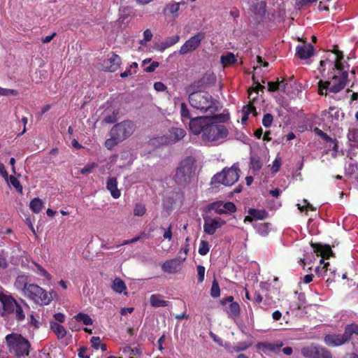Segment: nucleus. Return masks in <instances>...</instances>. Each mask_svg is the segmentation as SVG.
<instances>
[{"label": "nucleus", "mask_w": 358, "mask_h": 358, "mask_svg": "<svg viewBox=\"0 0 358 358\" xmlns=\"http://www.w3.org/2000/svg\"><path fill=\"white\" fill-rule=\"evenodd\" d=\"M220 294V289L218 285V282L216 280H214L212 284L211 289H210V295L213 298H217Z\"/></svg>", "instance_id": "nucleus-44"}, {"label": "nucleus", "mask_w": 358, "mask_h": 358, "mask_svg": "<svg viewBox=\"0 0 358 358\" xmlns=\"http://www.w3.org/2000/svg\"><path fill=\"white\" fill-rule=\"evenodd\" d=\"M152 38V34L150 29H146L143 32V40L141 41V43L143 44V41H150Z\"/></svg>", "instance_id": "nucleus-55"}, {"label": "nucleus", "mask_w": 358, "mask_h": 358, "mask_svg": "<svg viewBox=\"0 0 358 358\" xmlns=\"http://www.w3.org/2000/svg\"><path fill=\"white\" fill-rule=\"evenodd\" d=\"M210 209L217 214H228L234 213L236 207L232 202L218 201L211 204Z\"/></svg>", "instance_id": "nucleus-12"}, {"label": "nucleus", "mask_w": 358, "mask_h": 358, "mask_svg": "<svg viewBox=\"0 0 358 358\" xmlns=\"http://www.w3.org/2000/svg\"><path fill=\"white\" fill-rule=\"evenodd\" d=\"M122 352L129 357V358H134L133 355L140 354V351L138 348H131L129 346H127L123 348Z\"/></svg>", "instance_id": "nucleus-42"}, {"label": "nucleus", "mask_w": 358, "mask_h": 358, "mask_svg": "<svg viewBox=\"0 0 358 358\" xmlns=\"http://www.w3.org/2000/svg\"><path fill=\"white\" fill-rule=\"evenodd\" d=\"M0 175L8 182V174L6 171L5 166L0 162Z\"/></svg>", "instance_id": "nucleus-59"}, {"label": "nucleus", "mask_w": 358, "mask_h": 358, "mask_svg": "<svg viewBox=\"0 0 358 358\" xmlns=\"http://www.w3.org/2000/svg\"><path fill=\"white\" fill-rule=\"evenodd\" d=\"M255 228L259 235L266 236L271 230V224L269 223H260L257 224Z\"/></svg>", "instance_id": "nucleus-32"}, {"label": "nucleus", "mask_w": 358, "mask_h": 358, "mask_svg": "<svg viewBox=\"0 0 358 358\" xmlns=\"http://www.w3.org/2000/svg\"><path fill=\"white\" fill-rule=\"evenodd\" d=\"M96 166V164L93 163L92 164L87 165L84 168L81 169L79 171V172H80V173L85 175V174L90 173L92 171V169H94Z\"/></svg>", "instance_id": "nucleus-54"}, {"label": "nucleus", "mask_w": 358, "mask_h": 358, "mask_svg": "<svg viewBox=\"0 0 358 358\" xmlns=\"http://www.w3.org/2000/svg\"><path fill=\"white\" fill-rule=\"evenodd\" d=\"M180 114L182 119V121L185 122V119H189L190 115L189 111L185 103H182L180 106Z\"/></svg>", "instance_id": "nucleus-47"}, {"label": "nucleus", "mask_w": 358, "mask_h": 358, "mask_svg": "<svg viewBox=\"0 0 358 358\" xmlns=\"http://www.w3.org/2000/svg\"><path fill=\"white\" fill-rule=\"evenodd\" d=\"M185 259V258H175L166 261L163 264L162 269L165 273H175L180 269L182 262Z\"/></svg>", "instance_id": "nucleus-15"}, {"label": "nucleus", "mask_w": 358, "mask_h": 358, "mask_svg": "<svg viewBox=\"0 0 358 358\" xmlns=\"http://www.w3.org/2000/svg\"><path fill=\"white\" fill-rule=\"evenodd\" d=\"M53 291L48 292L45 289L35 284H30L27 289L24 296L41 306L49 305L52 301Z\"/></svg>", "instance_id": "nucleus-5"}, {"label": "nucleus", "mask_w": 358, "mask_h": 358, "mask_svg": "<svg viewBox=\"0 0 358 358\" xmlns=\"http://www.w3.org/2000/svg\"><path fill=\"white\" fill-rule=\"evenodd\" d=\"M240 169L237 164H234L230 168H224L215 174L212 178V183H219L225 186H231L236 182L240 177Z\"/></svg>", "instance_id": "nucleus-6"}, {"label": "nucleus", "mask_w": 358, "mask_h": 358, "mask_svg": "<svg viewBox=\"0 0 358 358\" xmlns=\"http://www.w3.org/2000/svg\"><path fill=\"white\" fill-rule=\"evenodd\" d=\"M233 296H228L224 301H223L222 304L227 306V304L229 303V306H226V311L229 317H236L239 315L240 307L238 303L233 302Z\"/></svg>", "instance_id": "nucleus-19"}, {"label": "nucleus", "mask_w": 358, "mask_h": 358, "mask_svg": "<svg viewBox=\"0 0 358 358\" xmlns=\"http://www.w3.org/2000/svg\"><path fill=\"white\" fill-rule=\"evenodd\" d=\"M17 92L15 90L12 89H6V88H2L0 87V95L1 96H16L17 95Z\"/></svg>", "instance_id": "nucleus-50"}, {"label": "nucleus", "mask_w": 358, "mask_h": 358, "mask_svg": "<svg viewBox=\"0 0 358 358\" xmlns=\"http://www.w3.org/2000/svg\"><path fill=\"white\" fill-rule=\"evenodd\" d=\"M273 122V116L270 113H266L262 119V124L265 127H269Z\"/></svg>", "instance_id": "nucleus-49"}, {"label": "nucleus", "mask_w": 358, "mask_h": 358, "mask_svg": "<svg viewBox=\"0 0 358 358\" xmlns=\"http://www.w3.org/2000/svg\"><path fill=\"white\" fill-rule=\"evenodd\" d=\"M112 289L117 293L121 294L126 291L127 286L124 282L119 278H116L111 285Z\"/></svg>", "instance_id": "nucleus-28"}, {"label": "nucleus", "mask_w": 358, "mask_h": 358, "mask_svg": "<svg viewBox=\"0 0 358 358\" xmlns=\"http://www.w3.org/2000/svg\"><path fill=\"white\" fill-rule=\"evenodd\" d=\"M154 88L158 92H163L166 90V86L162 82H156L154 84Z\"/></svg>", "instance_id": "nucleus-60"}, {"label": "nucleus", "mask_w": 358, "mask_h": 358, "mask_svg": "<svg viewBox=\"0 0 358 358\" xmlns=\"http://www.w3.org/2000/svg\"><path fill=\"white\" fill-rule=\"evenodd\" d=\"M280 161L279 159H275L273 161V165H272V167H271L272 171L274 172V173H276L280 169Z\"/></svg>", "instance_id": "nucleus-61"}, {"label": "nucleus", "mask_w": 358, "mask_h": 358, "mask_svg": "<svg viewBox=\"0 0 358 358\" xmlns=\"http://www.w3.org/2000/svg\"><path fill=\"white\" fill-rule=\"evenodd\" d=\"M252 345V343L249 342H240L236 345L233 346L229 351L231 352H238L247 350Z\"/></svg>", "instance_id": "nucleus-37"}, {"label": "nucleus", "mask_w": 358, "mask_h": 358, "mask_svg": "<svg viewBox=\"0 0 358 358\" xmlns=\"http://www.w3.org/2000/svg\"><path fill=\"white\" fill-rule=\"evenodd\" d=\"M320 264H324V266L322 268L317 267L315 269V271L318 275H323V273H324L327 271V267L329 265V263L327 262L325 264L324 259H320Z\"/></svg>", "instance_id": "nucleus-51"}, {"label": "nucleus", "mask_w": 358, "mask_h": 358, "mask_svg": "<svg viewBox=\"0 0 358 358\" xmlns=\"http://www.w3.org/2000/svg\"><path fill=\"white\" fill-rule=\"evenodd\" d=\"M29 276L25 274L19 275L15 280V287L21 291L23 295L26 293L29 284Z\"/></svg>", "instance_id": "nucleus-23"}, {"label": "nucleus", "mask_w": 358, "mask_h": 358, "mask_svg": "<svg viewBox=\"0 0 358 358\" xmlns=\"http://www.w3.org/2000/svg\"><path fill=\"white\" fill-rule=\"evenodd\" d=\"M0 301L6 312H13L17 303L10 296L0 292Z\"/></svg>", "instance_id": "nucleus-20"}, {"label": "nucleus", "mask_w": 358, "mask_h": 358, "mask_svg": "<svg viewBox=\"0 0 358 358\" xmlns=\"http://www.w3.org/2000/svg\"><path fill=\"white\" fill-rule=\"evenodd\" d=\"M279 88V86H278V83L274 82H268V90L270 92H275L278 90Z\"/></svg>", "instance_id": "nucleus-62"}, {"label": "nucleus", "mask_w": 358, "mask_h": 358, "mask_svg": "<svg viewBox=\"0 0 358 358\" xmlns=\"http://www.w3.org/2000/svg\"><path fill=\"white\" fill-rule=\"evenodd\" d=\"M159 65V63L158 62H152V64L145 68V72H148V73H150V72H153Z\"/></svg>", "instance_id": "nucleus-57"}, {"label": "nucleus", "mask_w": 358, "mask_h": 358, "mask_svg": "<svg viewBox=\"0 0 358 358\" xmlns=\"http://www.w3.org/2000/svg\"><path fill=\"white\" fill-rule=\"evenodd\" d=\"M296 50L297 56L301 59L310 58L314 52V48L310 43L299 45Z\"/></svg>", "instance_id": "nucleus-21"}, {"label": "nucleus", "mask_w": 358, "mask_h": 358, "mask_svg": "<svg viewBox=\"0 0 358 358\" xmlns=\"http://www.w3.org/2000/svg\"><path fill=\"white\" fill-rule=\"evenodd\" d=\"M185 135L186 131L184 129L181 128L173 127L169 129V136L166 137V139L163 141V143L167 144L175 143L183 138Z\"/></svg>", "instance_id": "nucleus-16"}, {"label": "nucleus", "mask_w": 358, "mask_h": 358, "mask_svg": "<svg viewBox=\"0 0 358 358\" xmlns=\"http://www.w3.org/2000/svg\"><path fill=\"white\" fill-rule=\"evenodd\" d=\"M180 40V36L178 35H176L169 38H167L165 41L166 42V45H169V47L177 43Z\"/></svg>", "instance_id": "nucleus-53"}, {"label": "nucleus", "mask_w": 358, "mask_h": 358, "mask_svg": "<svg viewBox=\"0 0 358 358\" xmlns=\"http://www.w3.org/2000/svg\"><path fill=\"white\" fill-rule=\"evenodd\" d=\"M210 247L208 242L205 241H201L199 248V255L204 256L209 252Z\"/></svg>", "instance_id": "nucleus-43"}, {"label": "nucleus", "mask_w": 358, "mask_h": 358, "mask_svg": "<svg viewBox=\"0 0 358 358\" xmlns=\"http://www.w3.org/2000/svg\"><path fill=\"white\" fill-rule=\"evenodd\" d=\"M145 213V206L141 203H137L134 209V215L135 216H143Z\"/></svg>", "instance_id": "nucleus-48"}, {"label": "nucleus", "mask_w": 358, "mask_h": 358, "mask_svg": "<svg viewBox=\"0 0 358 358\" xmlns=\"http://www.w3.org/2000/svg\"><path fill=\"white\" fill-rule=\"evenodd\" d=\"M205 38V34L202 32H199L194 36L189 38L185 43L180 47L179 54L185 55L188 53L192 52L196 50L201 45V41Z\"/></svg>", "instance_id": "nucleus-10"}, {"label": "nucleus", "mask_w": 358, "mask_h": 358, "mask_svg": "<svg viewBox=\"0 0 358 358\" xmlns=\"http://www.w3.org/2000/svg\"><path fill=\"white\" fill-rule=\"evenodd\" d=\"M348 73L347 71L342 72L340 75H334L327 81L320 80L318 82L319 94L327 95L329 93H338L346 85Z\"/></svg>", "instance_id": "nucleus-4"}, {"label": "nucleus", "mask_w": 358, "mask_h": 358, "mask_svg": "<svg viewBox=\"0 0 358 358\" xmlns=\"http://www.w3.org/2000/svg\"><path fill=\"white\" fill-rule=\"evenodd\" d=\"M117 113L115 111L108 112L103 115V122L107 124H112L117 121Z\"/></svg>", "instance_id": "nucleus-40"}, {"label": "nucleus", "mask_w": 358, "mask_h": 358, "mask_svg": "<svg viewBox=\"0 0 358 358\" xmlns=\"http://www.w3.org/2000/svg\"><path fill=\"white\" fill-rule=\"evenodd\" d=\"M110 138L107 139L105 142V146L108 150H110L122 141L116 138L117 136L115 134H111V131H110Z\"/></svg>", "instance_id": "nucleus-33"}, {"label": "nucleus", "mask_w": 358, "mask_h": 358, "mask_svg": "<svg viewBox=\"0 0 358 358\" xmlns=\"http://www.w3.org/2000/svg\"><path fill=\"white\" fill-rule=\"evenodd\" d=\"M54 317L57 321H58L59 322H63L65 320L64 315L61 313H57L55 314Z\"/></svg>", "instance_id": "nucleus-64"}, {"label": "nucleus", "mask_w": 358, "mask_h": 358, "mask_svg": "<svg viewBox=\"0 0 358 358\" xmlns=\"http://www.w3.org/2000/svg\"><path fill=\"white\" fill-rule=\"evenodd\" d=\"M136 129V126L133 122L129 120L122 121L114 125L110 131L111 134H115L116 138L124 141L133 134Z\"/></svg>", "instance_id": "nucleus-9"}, {"label": "nucleus", "mask_w": 358, "mask_h": 358, "mask_svg": "<svg viewBox=\"0 0 358 358\" xmlns=\"http://www.w3.org/2000/svg\"><path fill=\"white\" fill-rule=\"evenodd\" d=\"M121 64L120 57L115 54H113L111 57L103 61V69L109 72L115 71Z\"/></svg>", "instance_id": "nucleus-18"}, {"label": "nucleus", "mask_w": 358, "mask_h": 358, "mask_svg": "<svg viewBox=\"0 0 358 358\" xmlns=\"http://www.w3.org/2000/svg\"><path fill=\"white\" fill-rule=\"evenodd\" d=\"M205 267L201 266V265H199L197 266V273H198V276H199V278H198V281L199 282H202L204 280V276H205Z\"/></svg>", "instance_id": "nucleus-52"}, {"label": "nucleus", "mask_w": 358, "mask_h": 358, "mask_svg": "<svg viewBox=\"0 0 358 358\" xmlns=\"http://www.w3.org/2000/svg\"><path fill=\"white\" fill-rule=\"evenodd\" d=\"M43 207V203L41 199L35 198L32 199L29 204L30 209L35 213H39Z\"/></svg>", "instance_id": "nucleus-30"}, {"label": "nucleus", "mask_w": 358, "mask_h": 358, "mask_svg": "<svg viewBox=\"0 0 358 358\" xmlns=\"http://www.w3.org/2000/svg\"><path fill=\"white\" fill-rule=\"evenodd\" d=\"M348 339L345 336V333L343 334H327L324 338V343L329 347H338L345 344Z\"/></svg>", "instance_id": "nucleus-14"}, {"label": "nucleus", "mask_w": 358, "mask_h": 358, "mask_svg": "<svg viewBox=\"0 0 358 358\" xmlns=\"http://www.w3.org/2000/svg\"><path fill=\"white\" fill-rule=\"evenodd\" d=\"M283 343L281 341H277L276 343L260 342L256 345V348L264 353L268 352L278 353Z\"/></svg>", "instance_id": "nucleus-17"}, {"label": "nucleus", "mask_w": 358, "mask_h": 358, "mask_svg": "<svg viewBox=\"0 0 358 358\" xmlns=\"http://www.w3.org/2000/svg\"><path fill=\"white\" fill-rule=\"evenodd\" d=\"M190 105L202 113L213 115L221 108L220 102L205 91L192 92L189 96Z\"/></svg>", "instance_id": "nucleus-2"}, {"label": "nucleus", "mask_w": 358, "mask_h": 358, "mask_svg": "<svg viewBox=\"0 0 358 358\" xmlns=\"http://www.w3.org/2000/svg\"><path fill=\"white\" fill-rule=\"evenodd\" d=\"M263 89H264V86L257 82L256 87L252 90L249 91V98H251L254 93L257 94L259 90H262Z\"/></svg>", "instance_id": "nucleus-56"}, {"label": "nucleus", "mask_w": 358, "mask_h": 358, "mask_svg": "<svg viewBox=\"0 0 358 358\" xmlns=\"http://www.w3.org/2000/svg\"><path fill=\"white\" fill-rule=\"evenodd\" d=\"M4 343L9 353L16 357L27 356L29 355L30 343L21 334L11 333L5 337Z\"/></svg>", "instance_id": "nucleus-3"}, {"label": "nucleus", "mask_w": 358, "mask_h": 358, "mask_svg": "<svg viewBox=\"0 0 358 358\" xmlns=\"http://www.w3.org/2000/svg\"><path fill=\"white\" fill-rule=\"evenodd\" d=\"M28 309L29 306L27 303H24L22 306L17 303L14 310L16 318L20 321L24 320L25 315L24 312Z\"/></svg>", "instance_id": "nucleus-29"}, {"label": "nucleus", "mask_w": 358, "mask_h": 358, "mask_svg": "<svg viewBox=\"0 0 358 358\" xmlns=\"http://www.w3.org/2000/svg\"><path fill=\"white\" fill-rule=\"evenodd\" d=\"M312 246L317 255H320L323 258H329L332 255L331 249L329 245L312 244Z\"/></svg>", "instance_id": "nucleus-26"}, {"label": "nucleus", "mask_w": 358, "mask_h": 358, "mask_svg": "<svg viewBox=\"0 0 358 358\" xmlns=\"http://www.w3.org/2000/svg\"><path fill=\"white\" fill-rule=\"evenodd\" d=\"M301 353L306 358H332L329 350L315 343L302 348Z\"/></svg>", "instance_id": "nucleus-8"}, {"label": "nucleus", "mask_w": 358, "mask_h": 358, "mask_svg": "<svg viewBox=\"0 0 358 358\" xmlns=\"http://www.w3.org/2000/svg\"><path fill=\"white\" fill-rule=\"evenodd\" d=\"M229 120V114L224 110L218 115L191 118L189 127L193 134H201L203 141L220 143L229 134L227 128L223 124Z\"/></svg>", "instance_id": "nucleus-1"}, {"label": "nucleus", "mask_w": 358, "mask_h": 358, "mask_svg": "<svg viewBox=\"0 0 358 358\" xmlns=\"http://www.w3.org/2000/svg\"><path fill=\"white\" fill-rule=\"evenodd\" d=\"M91 344L92 346L95 350H99L101 348V350L104 352L106 350V345L101 343V341L99 336H93L91 338Z\"/></svg>", "instance_id": "nucleus-34"}, {"label": "nucleus", "mask_w": 358, "mask_h": 358, "mask_svg": "<svg viewBox=\"0 0 358 358\" xmlns=\"http://www.w3.org/2000/svg\"><path fill=\"white\" fill-rule=\"evenodd\" d=\"M226 224V222L220 218H206L204 220L203 230L209 235H213L215 233L216 230L221 228Z\"/></svg>", "instance_id": "nucleus-11"}, {"label": "nucleus", "mask_w": 358, "mask_h": 358, "mask_svg": "<svg viewBox=\"0 0 358 358\" xmlns=\"http://www.w3.org/2000/svg\"><path fill=\"white\" fill-rule=\"evenodd\" d=\"M297 206L298 209L300 210L301 212L303 211L304 210H315V208L313 207L310 203H309L308 201L306 199L303 200V204L298 203Z\"/></svg>", "instance_id": "nucleus-46"}, {"label": "nucleus", "mask_w": 358, "mask_h": 358, "mask_svg": "<svg viewBox=\"0 0 358 358\" xmlns=\"http://www.w3.org/2000/svg\"><path fill=\"white\" fill-rule=\"evenodd\" d=\"M345 336H347L348 341L350 339L352 334L358 335V325L355 324H352L348 325L345 329Z\"/></svg>", "instance_id": "nucleus-38"}, {"label": "nucleus", "mask_w": 358, "mask_h": 358, "mask_svg": "<svg viewBox=\"0 0 358 358\" xmlns=\"http://www.w3.org/2000/svg\"><path fill=\"white\" fill-rule=\"evenodd\" d=\"M8 181L16 189L17 191L20 193L22 192V186L20 185V181L15 177L13 176H8Z\"/></svg>", "instance_id": "nucleus-45"}, {"label": "nucleus", "mask_w": 358, "mask_h": 358, "mask_svg": "<svg viewBox=\"0 0 358 358\" xmlns=\"http://www.w3.org/2000/svg\"><path fill=\"white\" fill-rule=\"evenodd\" d=\"M194 171V159L188 157L181 162L176 170L175 180L178 184H184L188 182Z\"/></svg>", "instance_id": "nucleus-7"}, {"label": "nucleus", "mask_w": 358, "mask_h": 358, "mask_svg": "<svg viewBox=\"0 0 358 358\" xmlns=\"http://www.w3.org/2000/svg\"><path fill=\"white\" fill-rule=\"evenodd\" d=\"M166 11L174 16L178 15L180 9V3H170L166 6Z\"/></svg>", "instance_id": "nucleus-41"}, {"label": "nucleus", "mask_w": 358, "mask_h": 358, "mask_svg": "<svg viewBox=\"0 0 358 358\" xmlns=\"http://www.w3.org/2000/svg\"><path fill=\"white\" fill-rule=\"evenodd\" d=\"M163 236L165 239H169V240L171 239V238H172L171 225L169 226V227L168 228L167 230L164 231Z\"/></svg>", "instance_id": "nucleus-63"}, {"label": "nucleus", "mask_w": 358, "mask_h": 358, "mask_svg": "<svg viewBox=\"0 0 358 358\" xmlns=\"http://www.w3.org/2000/svg\"><path fill=\"white\" fill-rule=\"evenodd\" d=\"M75 319L85 325H91L92 324V318L87 314L80 313L75 316Z\"/></svg>", "instance_id": "nucleus-36"}, {"label": "nucleus", "mask_w": 358, "mask_h": 358, "mask_svg": "<svg viewBox=\"0 0 358 358\" xmlns=\"http://www.w3.org/2000/svg\"><path fill=\"white\" fill-rule=\"evenodd\" d=\"M31 269L38 275L43 277L45 280H50V274L39 264L34 263V267L31 268Z\"/></svg>", "instance_id": "nucleus-31"}, {"label": "nucleus", "mask_w": 358, "mask_h": 358, "mask_svg": "<svg viewBox=\"0 0 358 358\" xmlns=\"http://www.w3.org/2000/svg\"><path fill=\"white\" fill-rule=\"evenodd\" d=\"M150 303L154 308L166 307L169 305V302L164 299V296L159 294L151 295Z\"/></svg>", "instance_id": "nucleus-24"}, {"label": "nucleus", "mask_w": 358, "mask_h": 358, "mask_svg": "<svg viewBox=\"0 0 358 358\" xmlns=\"http://www.w3.org/2000/svg\"><path fill=\"white\" fill-rule=\"evenodd\" d=\"M251 166L253 169L259 170L261 169L262 164L259 159H257L255 158H252Z\"/></svg>", "instance_id": "nucleus-58"}, {"label": "nucleus", "mask_w": 358, "mask_h": 358, "mask_svg": "<svg viewBox=\"0 0 358 358\" xmlns=\"http://www.w3.org/2000/svg\"><path fill=\"white\" fill-rule=\"evenodd\" d=\"M348 138L350 141L355 143V146L358 148V129L357 128H350L348 134Z\"/></svg>", "instance_id": "nucleus-35"}, {"label": "nucleus", "mask_w": 358, "mask_h": 358, "mask_svg": "<svg viewBox=\"0 0 358 358\" xmlns=\"http://www.w3.org/2000/svg\"><path fill=\"white\" fill-rule=\"evenodd\" d=\"M267 216L268 213L264 210L250 208L248 210V215L244 219V222H252L253 220H264Z\"/></svg>", "instance_id": "nucleus-22"}, {"label": "nucleus", "mask_w": 358, "mask_h": 358, "mask_svg": "<svg viewBox=\"0 0 358 358\" xmlns=\"http://www.w3.org/2000/svg\"><path fill=\"white\" fill-rule=\"evenodd\" d=\"M50 329L57 335L59 339L64 338L67 333L65 328L57 322H51Z\"/></svg>", "instance_id": "nucleus-27"}, {"label": "nucleus", "mask_w": 358, "mask_h": 358, "mask_svg": "<svg viewBox=\"0 0 358 358\" xmlns=\"http://www.w3.org/2000/svg\"><path fill=\"white\" fill-rule=\"evenodd\" d=\"M106 188L110 192L111 196L114 199H118L121 194L120 190L117 189V181L115 178H109L107 183Z\"/></svg>", "instance_id": "nucleus-25"}, {"label": "nucleus", "mask_w": 358, "mask_h": 358, "mask_svg": "<svg viewBox=\"0 0 358 358\" xmlns=\"http://www.w3.org/2000/svg\"><path fill=\"white\" fill-rule=\"evenodd\" d=\"M333 59L331 60L330 59H327V60H322L320 62V67L318 69L320 72L324 71V66L326 65H329V67H331L333 70L336 69L338 71H341L343 69V64L341 63V60L343 59V57L338 53H331Z\"/></svg>", "instance_id": "nucleus-13"}, {"label": "nucleus", "mask_w": 358, "mask_h": 358, "mask_svg": "<svg viewBox=\"0 0 358 358\" xmlns=\"http://www.w3.org/2000/svg\"><path fill=\"white\" fill-rule=\"evenodd\" d=\"M220 59L224 66L232 64L236 62L235 55L231 52L227 53L226 55H222Z\"/></svg>", "instance_id": "nucleus-39"}]
</instances>
